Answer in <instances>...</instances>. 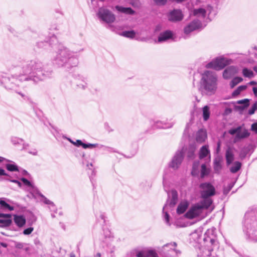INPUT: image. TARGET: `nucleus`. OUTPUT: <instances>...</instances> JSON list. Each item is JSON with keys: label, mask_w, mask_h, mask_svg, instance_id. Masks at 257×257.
I'll return each mask as SVG.
<instances>
[{"label": "nucleus", "mask_w": 257, "mask_h": 257, "mask_svg": "<svg viewBox=\"0 0 257 257\" xmlns=\"http://www.w3.org/2000/svg\"><path fill=\"white\" fill-rule=\"evenodd\" d=\"M18 79L21 81L32 80L35 82L51 77L52 70H45L42 62L38 59L23 61L19 67Z\"/></svg>", "instance_id": "nucleus-1"}, {"label": "nucleus", "mask_w": 257, "mask_h": 257, "mask_svg": "<svg viewBox=\"0 0 257 257\" xmlns=\"http://www.w3.org/2000/svg\"><path fill=\"white\" fill-rule=\"evenodd\" d=\"M50 42L55 43V49H58L56 56L53 59L54 65L58 67H66L67 68L76 66L78 63V60L75 53L70 52L64 46L57 44V40L55 36L51 38Z\"/></svg>", "instance_id": "nucleus-2"}, {"label": "nucleus", "mask_w": 257, "mask_h": 257, "mask_svg": "<svg viewBox=\"0 0 257 257\" xmlns=\"http://www.w3.org/2000/svg\"><path fill=\"white\" fill-rule=\"evenodd\" d=\"M243 230L248 239L257 242V209L248 210L243 221Z\"/></svg>", "instance_id": "nucleus-3"}, {"label": "nucleus", "mask_w": 257, "mask_h": 257, "mask_svg": "<svg viewBox=\"0 0 257 257\" xmlns=\"http://www.w3.org/2000/svg\"><path fill=\"white\" fill-rule=\"evenodd\" d=\"M200 84L201 87L206 94H214L217 89V75L213 72L205 71L202 74Z\"/></svg>", "instance_id": "nucleus-4"}, {"label": "nucleus", "mask_w": 257, "mask_h": 257, "mask_svg": "<svg viewBox=\"0 0 257 257\" xmlns=\"http://www.w3.org/2000/svg\"><path fill=\"white\" fill-rule=\"evenodd\" d=\"M209 208L212 211L214 207L210 205V202L207 200L205 202L200 200V202L193 205L186 214V216L190 219L194 218L201 215L205 210Z\"/></svg>", "instance_id": "nucleus-5"}, {"label": "nucleus", "mask_w": 257, "mask_h": 257, "mask_svg": "<svg viewBox=\"0 0 257 257\" xmlns=\"http://www.w3.org/2000/svg\"><path fill=\"white\" fill-rule=\"evenodd\" d=\"M199 188L201 200L204 202L208 200L212 206L213 200L211 197L215 194V187L210 183L205 182L201 183Z\"/></svg>", "instance_id": "nucleus-6"}, {"label": "nucleus", "mask_w": 257, "mask_h": 257, "mask_svg": "<svg viewBox=\"0 0 257 257\" xmlns=\"http://www.w3.org/2000/svg\"><path fill=\"white\" fill-rule=\"evenodd\" d=\"M168 199L163 208V212L164 214V219L166 223L170 225L169 215L166 210L168 207H172L176 204L178 200V193L176 190H172L170 193H168Z\"/></svg>", "instance_id": "nucleus-7"}, {"label": "nucleus", "mask_w": 257, "mask_h": 257, "mask_svg": "<svg viewBox=\"0 0 257 257\" xmlns=\"http://www.w3.org/2000/svg\"><path fill=\"white\" fill-rule=\"evenodd\" d=\"M97 16L101 21L107 24L112 23L115 20L114 15L104 7H101L99 9Z\"/></svg>", "instance_id": "nucleus-8"}, {"label": "nucleus", "mask_w": 257, "mask_h": 257, "mask_svg": "<svg viewBox=\"0 0 257 257\" xmlns=\"http://www.w3.org/2000/svg\"><path fill=\"white\" fill-rule=\"evenodd\" d=\"M230 60L224 58H217L206 65L207 68H211L216 70L222 69L229 64Z\"/></svg>", "instance_id": "nucleus-9"}, {"label": "nucleus", "mask_w": 257, "mask_h": 257, "mask_svg": "<svg viewBox=\"0 0 257 257\" xmlns=\"http://www.w3.org/2000/svg\"><path fill=\"white\" fill-rule=\"evenodd\" d=\"M184 148L178 150L169 163V167L174 170L178 169L180 166L184 158Z\"/></svg>", "instance_id": "nucleus-10"}, {"label": "nucleus", "mask_w": 257, "mask_h": 257, "mask_svg": "<svg viewBox=\"0 0 257 257\" xmlns=\"http://www.w3.org/2000/svg\"><path fill=\"white\" fill-rule=\"evenodd\" d=\"M177 243L175 242L167 243L163 246V249L164 251L168 252L169 257H178V254L181 253L179 250L176 249Z\"/></svg>", "instance_id": "nucleus-11"}, {"label": "nucleus", "mask_w": 257, "mask_h": 257, "mask_svg": "<svg viewBox=\"0 0 257 257\" xmlns=\"http://www.w3.org/2000/svg\"><path fill=\"white\" fill-rule=\"evenodd\" d=\"M202 28V24L200 21L196 19L192 21L191 22L189 23L184 28V32L185 34L188 35L190 34L192 32L199 30Z\"/></svg>", "instance_id": "nucleus-12"}, {"label": "nucleus", "mask_w": 257, "mask_h": 257, "mask_svg": "<svg viewBox=\"0 0 257 257\" xmlns=\"http://www.w3.org/2000/svg\"><path fill=\"white\" fill-rule=\"evenodd\" d=\"M70 76L72 78V82L76 85L77 88L85 89L87 87V82L83 77L80 75Z\"/></svg>", "instance_id": "nucleus-13"}, {"label": "nucleus", "mask_w": 257, "mask_h": 257, "mask_svg": "<svg viewBox=\"0 0 257 257\" xmlns=\"http://www.w3.org/2000/svg\"><path fill=\"white\" fill-rule=\"evenodd\" d=\"M12 222V215L0 213V227H6L9 226Z\"/></svg>", "instance_id": "nucleus-14"}, {"label": "nucleus", "mask_w": 257, "mask_h": 257, "mask_svg": "<svg viewBox=\"0 0 257 257\" xmlns=\"http://www.w3.org/2000/svg\"><path fill=\"white\" fill-rule=\"evenodd\" d=\"M183 18L182 13L179 10H174L171 11L169 15V20L172 22L180 21Z\"/></svg>", "instance_id": "nucleus-15"}, {"label": "nucleus", "mask_w": 257, "mask_h": 257, "mask_svg": "<svg viewBox=\"0 0 257 257\" xmlns=\"http://www.w3.org/2000/svg\"><path fill=\"white\" fill-rule=\"evenodd\" d=\"M151 123L154 128H168L171 127L172 124L168 123L160 120H152Z\"/></svg>", "instance_id": "nucleus-16"}, {"label": "nucleus", "mask_w": 257, "mask_h": 257, "mask_svg": "<svg viewBox=\"0 0 257 257\" xmlns=\"http://www.w3.org/2000/svg\"><path fill=\"white\" fill-rule=\"evenodd\" d=\"M237 72V69L236 67L230 66L227 67L223 73V77L225 79L231 78L233 75Z\"/></svg>", "instance_id": "nucleus-17"}, {"label": "nucleus", "mask_w": 257, "mask_h": 257, "mask_svg": "<svg viewBox=\"0 0 257 257\" xmlns=\"http://www.w3.org/2000/svg\"><path fill=\"white\" fill-rule=\"evenodd\" d=\"M225 159L227 165L232 163L234 160V153L233 148L228 147L225 152Z\"/></svg>", "instance_id": "nucleus-18"}, {"label": "nucleus", "mask_w": 257, "mask_h": 257, "mask_svg": "<svg viewBox=\"0 0 257 257\" xmlns=\"http://www.w3.org/2000/svg\"><path fill=\"white\" fill-rule=\"evenodd\" d=\"M137 257H158L157 253L152 250H143L136 253Z\"/></svg>", "instance_id": "nucleus-19"}, {"label": "nucleus", "mask_w": 257, "mask_h": 257, "mask_svg": "<svg viewBox=\"0 0 257 257\" xmlns=\"http://www.w3.org/2000/svg\"><path fill=\"white\" fill-rule=\"evenodd\" d=\"M173 36V33L170 31H166L161 33L158 37V42L162 43L171 39Z\"/></svg>", "instance_id": "nucleus-20"}, {"label": "nucleus", "mask_w": 257, "mask_h": 257, "mask_svg": "<svg viewBox=\"0 0 257 257\" xmlns=\"http://www.w3.org/2000/svg\"><path fill=\"white\" fill-rule=\"evenodd\" d=\"M209 156L210 158V152L209 149V147L207 145L202 146L199 152V157L200 159H202L205 157Z\"/></svg>", "instance_id": "nucleus-21"}, {"label": "nucleus", "mask_w": 257, "mask_h": 257, "mask_svg": "<svg viewBox=\"0 0 257 257\" xmlns=\"http://www.w3.org/2000/svg\"><path fill=\"white\" fill-rule=\"evenodd\" d=\"M207 138L206 132L203 130H199L196 136V140L197 142L201 143L204 142Z\"/></svg>", "instance_id": "nucleus-22"}, {"label": "nucleus", "mask_w": 257, "mask_h": 257, "mask_svg": "<svg viewBox=\"0 0 257 257\" xmlns=\"http://www.w3.org/2000/svg\"><path fill=\"white\" fill-rule=\"evenodd\" d=\"M14 221L15 224L19 227H23L26 223V218L23 215H15Z\"/></svg>", "instance_id": "nucleus-23"}, {"label": "nucleus", "mask_w": 257, "mask_h": 257, "mask_svg": "<svg viewBox=\"0 0 257 257\" xmlns=\"http://www.w3.org/2000/svg\"><path fill=\"white\" fill-rule=\"evenodd\" d=\"M39 196L41 197L40 201L43 202L44 203L49 205V208L51 211H55L56 210V207L54 203L51 201L50 200L45 197L43 194L39 193Z\"/></svg>", "instance_id": "nucleus-24"}, {"label": "nucleus", "mask_w": 257, "mask_h": 257, "mask_svg": "<svg viewBox=\"0 0 257 257\" xmlns=\"http://www.w3.org/2000/svg\"><path fill=\"white\" fill-rule=\"evenodd\" d=\"M188 206V203L187 201L181 202L178 205L177 209V212L179 214H181L185 212Z\"/></svg>", "instance_id": "nucleus-25"}, {"label": "nucleus", "mask_w": 257, "mask_h": 257, "mask_svg": "<svg viewBox=\"0 0 257 257\" xmlns=\"http://www.w3.org/2000/svg\"><path fill=\"white\" fill-rule=\"evenodd\" d=\"M115 9L118 12L126 14L133 15L135 13V12L131 8H124L121 6H116Z\"/></svg>", "instance_id": "nucleus-26"}, {"label": "nucleus", "mask_w": 257, "mask_h": 257, "mask_svg": "<svg viewBox=\"0 0 257 257\" xmlns=\"http://www.w3.org/2000/svg\"><path fill=\"white\" fill-rule=\"evenodd\" d=\"M206 10L203 8L195 9L193 12V14L195 16L201 18H204L206 16Z\"/></svg>", "instance_id": "nucleus-27"}, {"label": "nucleus", "mask_w": 257, "mask_h": 257, "mask_svg": "<svg viewBox=\"0 0 257 257\" xmlns=\"http://www.w3.org/2000/svg\"><path fill=\"white\" fill-rule=\"evenodd\" d=\"M250 135V133L248 132V130L246 129H244L242 132H241V130L235 136V140L244 139L248 137Z\"/></svg>", "instance_id": "nucleus-28"}, {"label": "nucleus", "mask_w": 257, "mask_h": 257, "mask_svg": "<svg viewBox=\"0 0 257 257\" xmlns=\"http://www.w3.org/2000/svg\"><path fill=\"white\" fill-rule=\"evenodd\" d=\"M11 142L13 144L15 145L17 144H23V149H26V148L28 146V144H25L24 143V141L22 139L18 137H12L11 139Z\"/></svg>", "instance_id": "nucleus-29"}, {"label": "nucleus", "mask_w": 257, "mask_h": 257, "mask_svg": "<svg viewBox=\"0 0 257 257\" xmlns=\"http://www.w3.org/2000/svg\"><path fill=\"white\" fill-rule=\"evenodd\" d=\"M0 209L4 211H12L14 210V207L10 206L5 201L1 200L0 201Z\"/></svg>", "instance_id": "nucleus-30"}, {"label": "nucleus", "mask_w": 257, "mask_h": 257, "mask_svg": "<svg viewBox=\"0 0 257 257\" xmlns=\"http://www.w3.org/2000/svg\"><path fill=\"white\" fill-rule=\"evenodd\" d=\"M241 167V163L238 161L233 163V166L230 167V171L232 173H235L240 170Z\"/></svg>", "instance_id": "nucleus-31"}, {"label": "nucleus", "mask_w": 257, "mask_h": 257, "mask_svg": "<svg viewBox=\"0 0 257 257\" xmlns=\"http://www.w3.org/2000/svg\"><path fill=\"white\" fill-rule=\"evenodd\" d=\"M202 111L203 119L206 121L209 119L210 114L209 106L207 105L204 106L202 108Z\"/></svg>", "instance_id": "nucleus-32"}, {"label": "nucleus", "mask_w": 257, "mask_h": 257, "mask_svg": "<svg viewBox=\"0 0 257 257\" xmlns=\"http://www.w3.org/2000/svg\"><path fill=\"white\" fill-rule=\"evenodd\" d=\"M242 75L245 77L251 78L254 77V74L252 70L248 69L247 68H244L242 69Z\"/></svg>", "instance_id": "nucleus-33"}, {"label": "nucleus", "mask_w": 257, "mask_h": 257, "mask_svg": "<svg viewBox=\"0 0 257 257\" xmlns=\"http://www.w3.org/2000/svg\"><path fill=\"white\" fill-rule=\"evenodd\" d=\"M95 147H98L99 149H101V148L104 147L105 149H110V148H109L108 147H104L103 145H99L98 144H85L84 143V144H83V148L84 149L93 148H95Z\"/></svg>", "instance_id": "nucleus-34"}, {"label": "nucleus", "mask_w": 257, "mask_h": 257, "mask_svg": "<svg viewBox=\"0 0 257 257\" xmlns=\"http://www.w3.org/2000/svg\"><path fill=\"white\" fill-rule=\"evenodd\" d=\"M247 88L246 85H241L237 87L232 93V97H235L238 95H239L240 92L244 90H245Z\"/></svg>", "instance_id": "nucleus-35"}, {"label": "nucleus", "mask_w": 257, "mask_h": 257, "mask_svg": "<svg viewBox=\"0 0 257 257\" xmlns=\"http://www.w3.org/2000/svg\"><path fill=\"white\" fill-rule=\"evenodd\" d=\"M210 173V169L206 168L205 164L201 165V177L204 178L205 176L208 175Z\"/></svg>", "instance_id": "nucleus-36"}, {"label": "nucleus", "mask_w": 257, "mask_h": 257, "mask_svg": "<svg viewBox=\"0 0 257 257\" xmlns=\"http://www.w3.org/2000/svg\"><path fill=\"white\" fill-rule=\"evenodd\" d=\"M121 35L129 38H134L135 37L136 33L134 31H123Z\"/></svg>", "instance_id": "nucleus-37"}, {"label": "nucleus", "mask_w": 257, "mask_h": 257, "mask_svg": "<svg viewBox=\"0 0 257 257\" xmlns=\"http://www.w3.org/2000/svg\"><path fill=\"white\" fill-rule=\"evenodd\" d=\"M195 147L194 146L189 147L187 154V157L189 159H193L194 157V152L195 151Z\"/></svg>", "instance_id": "nucleus-38"}, {"label": "nucleus", "mask_w": 257, "mask_h": 257, "mask_svg": "<svg viewBox=\"0 0 257 257\" xmlns=\"http://www.w3.org/2000/svg\"><path fill=\"white\" fill-rule=\"evenodd\" d=\"M243 81V79L240 77H236L234 78L230 82V85L231 88H233L238 83Z\"/></svg>", "instance_id": "nucleus-39"}, {"label": "nucleus", "mask_w": 257, "mask_h": 257, "mask_svg": "<svg viewBox=\"0 0 257 257\" xmlns=\"http://www.w3.org/2000/svg\"><path fill=\"white\" fill-rule=\"evenodd\" d=\"M6 168L10 171H18V167L15 164H7Z\"/></svg>", "instance_id": "nucleus-40"}, {"label": "nucleus", "mask_w": 257, "mask_h": 257, "mask_svg": "<svg viewBox=\"0 0 257 257\" xmlns=\"http://www.w3.org/2000/svg\"><path fill=\"white\" fill-rule=\"evenodd\" d=\"M221 169V165L219 161L215 160L214 162V169L216 172L218 173Z\"/></svg>", "instance_id": "nucleus-41"}, {"label": "nucleus", "mask_w": 257, "mask_h": 257, "mask_svg": "<svg viewBox=\"0 0 257 257\" xmlns=\"http://www.w3.org/2000/svg\"><path fill=\"white\" fill-rule=\"evenodd\" d=\"M237 103L238 104H243V108L247 107L249 105V99H244L242 100L237 101Z\"/></svg>", "instance_id": "nucleus-42"}, {"label": "nucleus", "mask_w": 257, "mask_h": 257, "mask_svg": "<svg viewBox=\"0 0 257 257\" xmlns=\"http://www.w3.org/2000/svg\"><path fill=\"white\" fill-rule=\"evenodd\" d=\"M240 130H241V126H239L237 127L236 128L230 129L228 133L230 135H233L235 134H237L238 133H239V132Z\"/></svg>", "instance_id": "nucleus-43"}, {"label": "nucleus", "mask_w": 257, "mask_h": 257, "mask_svg": "<svg viewBox=\"0 0 257 257\" xmlns=\"http://www.w3.org/2000/svg\"><path fill=\"white\" fill-rule=\"evenodd\" d=\"M257 109V101H256L253 105L252 106L251 108L248 110V113L249 115L253 114L255 110Z\"/></svg>", "instance_id": "nucleus-44"}, {"label": "nucleus", "mask_w": 257, "mask_h": 257, "mask_svg": "<svg viewBox=\"0 0 257 257\" xmlns=\"http://www.w3.org/2000/svg\"><path fill=\"white\" fill-rule=\"evenodd\" d=\"M68 140L73 145L78 147L81 146L83 148V144L84 143H82L81 140H77L76 142H73L70 139H68Z\"/></svg>", "instance_id": "nucleus-45"}, {"label": "nucleus", "mask_w": 257, "mask_h": 257, "mask_svg": "<svg viewBox=\"0 0 257 257\" xmlns=\"http://www.w3.org/2000/svg\"><path fill=\"white\" fill-rule=\"evenodd\" d=\"M233 186V184H229L227 186V187H225L223 189V194L225 195H227L228 192L230 191V190L232 189V188Z\"/></svg>", "instance_id": "nucleus-46"}, {"label": "nucleus", "mask_w": 257, "mask_h": 257, "mask_svg": "<svg viewBox=\"0 0 257 257\" xmlns=\"http://www.w3.org/2000/svg\"><path fill=\"white\" fill-rule=\"evenodd\" d=\"M6 87L9 89H13L15 88V84H13V82L10 83V80L7 82L6 84Z\"/></svg>", "instance_id": "nucleus-47"}, {"label": "nucleus", "mask_w": 257, "mask_h": 257, "mask_svg": "<svg viewBox=\"0 0 257 257\" xmlns=\"http://www.w3.org/2000/svg\"><path fill=\"white\" fill-rule=\"evenodd\" d=\"M21 181L23 182V183L28 186V187H32V185L31 184V183L28 180H27V179L25 178H21Z\"/></svg>", "instance_id": "nucleus-48"}, {"label": "nucleus", "mask_w": 257, "mask_h": 257, "mask_svg": "<svg viewBox=\"0 0 257 257\" xmlns=\"http://www.w3.org/2000/svg\"><path fill=\"white\" fill-rule=\"evenodd\" d=\"M34 230V228L33 227H29L27 229H25L24 231H23V233L25 234V235H29L30 234H31L32 233V232Z\"/></svg>", "instance_id": "nucleus-49"}, {"label": "nucleus", "mask_w": 257, "mask_h": 257, "mask_svg": "<svg viewBox=\"0 0 257 257\" xmlns=\"http://www.w3.org/2000/svg\"><path fill=\"white\" fill-rule=\"evenodd\" d=\"M199 162H195L193 165V168H192V174L193 175H194L195 174V171H196V168L198 167V166H199Z\"/></svg>", "instance_id": "nucleus-50"}, {"label": "nucleus", "mask_w": 257, "mask_h": 257, "mask_svg": "<svg viewBox=\"0 0 257 257\" xmlns=\"http://www.w3.org/2000/svg\"><path fill=\"white\" fill-rule=\"evenodd\" d=\"M154 1L158 5H163L166 3L167 0H154Z\"/></svg>", "instance_id": "nucleus-51"}, {"label": "nucleus", "mask_w": 257, "mask_h": 257, "mask_svg": "<svg viewBox=\"0 0 257 257\" xmlns=\"http://www.w3.org/2000/svg\"><path fill=\"white\" fill-rule=\"evenodd\" d=\"M251 129L252 131L257 134V122L254 123L251 125Z\"/></svg>", "instance_id": "nucleus-52"}, {"label": "nucleus", "mask_w": 257, "mask_h": 257, "mask_svg": "<svg viewBox=\"0 0 257 257\" xmlns=\"http://www.w3.org/2000/svg\"><path fill=\"white\" fill-rule=\"evenodd\" d=\"M94 160H93L92 161L91 163L87 164L86 166H87V168L89 169H90L91 170H92V169H93V163H94Z\"/></svg>", "instance_id": "nucleus-53"}, {"label": "nucleus", "mask_w": 257, "mask_h": 257, "mask_svg": "<svg viewBox=\"0 0 257 257\" xmlns=\"http://www.w3.org/2000/svg\"><path fill=\"white\" fill-rule=\"evenodd\" d=\"M49 44L47 42H45V43H43V42H40V43H38V47H43L44 45L45 46H47Z\"/></svg>", "instance_id": "nucleus-54"}, {"label": "nucleus", "mask_w": 257, "mask_h": 257, "mask_svg": "<svg viewBox=\"0 0 257 257\" xmlns=\"http://www.w3.org/2000/svg\"><path fill=\"white\" fill-rule=\"evenodd\" d=\"M5 175L9 176V175L5 173V171L2 168H0V176Z\"/></svg>", "instance_id": "nucleus-55"}, {"label": "nucleus", "mask_w": 257, "mask_h": 257, "mask_svg": "<svg viewBox=\"0 0 257 257\" xmlns=\"http://www.w3.org/2000/svg\"><path fill=\"white\" fill-rule=\"evenodd\" d=\"M252 91L254 96L257 97V86L252 88Z\"/></svg>", "instance_id": "nucleus-56"}, {"label": "nucleus", "mask_w": 257, "mask_h": 257, "mask_svg": "<svg viewBox=\"0 0 257 257\" xmlns=\"http://www.w3.org/2000/svg\"><path fill=\"white\" fill-rule=\"evenodd\" d=\"M220 148V143L219 142H218L217 143V149H216L217 153H218L219 152Z\"/></svg>", "instance_id": "nucleus-57"}, {"label": "nucleus", "mask_w": 257, "mask_h": 257, "mask_svg": "<svg viewBox=\"0 0 257 257\" xmlns=\"http://www.w3.org/2000/svg\"><path fill=\"white\" fill-rule=\"evenodd\" d=\"M248 84L250 85H257V82L254 81H251L248 83Z\"/></svg>", "instance_id": "nucleus-58"}, {"label": "nucleus", "mask_w": 257, "mask_h": 257, "mask_svg": "<svg viewBox=\"0 0 257 257\" xmlns=\"http://www.w3.org/2000/svg\"><path fill=\"white\" fill-rule=\"evenodd\" d=\"M6 161V162H10V161L5 159L4 157H0V162H3V161Z\"/></svg>", "instance_id": "nucleus-59"}, {"label": "nucleus", "mask_w": 257, "mask_h": 257, "mask_svg": "<svg viewBox=\"0 0 257 257\" xmlns=\"http://www.w3.org/2000/svg\"><path fill=\"white\" fill-rule=\"evenodd\" d=\"M6 180H9V181H10L12 182L15 183H17V182H18V180H12L10 179H6Z\"/></svg>", "instance_id": "nucleus-60"}, {"label": "nucleus", "mask_w": 257, "mask_h": 257, "mask_svg": "<svg viewBox=\"0 0 257 257\" xmlns=\"http://www.w3.org/2000/svg\"><path fill=\"white\" fill-rule=\"evenodd\" d=\"M0 244L1 246H2L4 247H7L8 246V244L6 243L5 242H1Z\"/></svg>", "instance_id": "nucleus-61"}, {"label": "nucleus", "mask_w": 257, "mask_h": 257, "mask_svg": "<svg viewBox=\"0 0 257 257\" xmlns=\"http://www.w3.org/2000/svg\"><path fill=\"white\" fill-rule=\"evenodd\" d=\"M212 248H211V249H209L208 250V253H206V255L207 256H210V254H211V251L212 250Z\"/></svg>", "instance_id": "nucleus-62"}, {"label": "nucleus", "mask_w": 257, "mask_h": 257, "mask_svg": "<svg viewBox=\"0 0 257 257\" xmlns=\"http://www.w3.org/2000/svg\"><path fill=\"white\" fill-rule=\"evenodd\" d=\"M210 242L212 244H213L216 242V240L214 239L211 238L210 239Z\"/></svg>", "instance_id": "nucleus-63"}, {"label": "nucleus", "mask_w": 257, "mask_h": 257, "mask_svg": "<svg viewBox=\"0 0 257 257\" xmlns=\"http://www.w3.org/2000/svg\"><path fill=\"white\" fill-rule=\"evenodd\" d=\"M253 69L257 73V66H254Z\"/></svg>", "instance_id": "nucleus-64"}]
</instances>
